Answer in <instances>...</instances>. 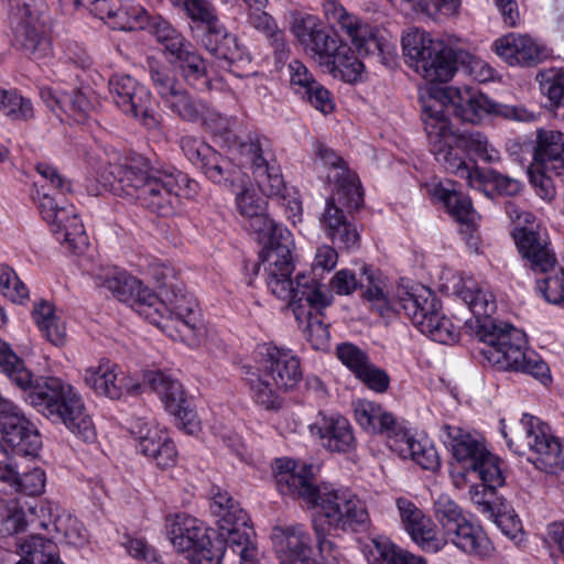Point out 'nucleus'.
I'll use <instances>...</instances> for the list:
<instances>
[{"mask_svg":"<svg viewBox=\"0 0 564 564\" xmlns=\"http://www.w3.org/2000/svg\"><path fill=\"white\" fill-rule=\"evenodd\" d=\"M202 165L200 170L213 183L236 191L246 185V175L239 166L215 149Z\"/></svg>","mask_w":564,"mask_h":564,"instance_id":"c9c22d12","label":"nucleus"},{"mask_svg":"<svg viewBox=\"0 0 564 564\" xmlns=\"http://www.w3.org/2000/svg\"><path fill=\"white\" fill-rule=\"evenodd\" d=\"M170 63L175 65L187 85L198 90H207L210 88V77L207 72L206 62L193 48L192 44L174 59H171Z\"/></svg>","mask_w":564,"mask_h":564,"instance_id":"58836bf2","label":"nucleus"},{"mask_svg":"<svg viewBox=\"0 0 564 564\" xmlns=\"http://www.w3.org/2000/svg\"><path fill=\"white\" fill-rule=\"evenodd\" d=\"M335 76L340 77L347 83H355L361 79L365 69L364 63L356 56L355 52L346 44H340L334 56L326 66Z\"/></svg>","mask_w":564,"mask_h":564,"instance_id":"a18cd8bd","label":"nucleus"},{"mask_svg":"<svg viewBox=\"0 0 564 564\" xmlns=\"http://www.w3.org/2000/svg\"><path fill=\"white\" fill-rule=\"evenodd\" d=\"M291 30L307 54L321 65L329 66V61L340 44L336 36H332L322 28L315 15L295 17Z\"/></svg>","mask_w":564,"mask_h":564,"instance_id":"b1692460","label":"nucleus"},{"mask_svg":"<svg viewBox=\"0 0 564 564\" xmlns=\"http://www.w3.org/2000/svg\"><path fill=\"white\" fill-rule=\"evenodd\" d=\"M220 531L221 535L226 540L227 549L231 550L232 553L239 555L241 554V551L245 550V547H257L251 540L253 530L249 523L243 525H235V528H225Z\"/></svg>","mask_w":564,"mask_h":564,"instance_id":"680f3d73","label":"nucleus"},{"mask_svg":"<svg viewBox=\"0 0 564 564\" xmlns=\"http://www.w3.org/2000/svg\"><path fill=\"white\" fill-rule=\"evenodd\" d=\"M144 30H148L163 47L169 62L191 45V42L161 15L151 17Z\"/></svg>","mask_w":564,"mask_h":564,"instance_id":"ea45409f","label":"nucleus"},{"mask_svg":"<svg viewBox=\"0 0 564 564\" xmlns=\"http://www.w3.org/2000/svg\"><path fill=\"white\" fill-rule=\"evenodd\" d=\"M142 316L164 330L174 328L183 340L194 339L200 329L197 301L176 280L162 283L156 302L143 307Z\"/></svg>","mask_w":564,"mask_h":564,"instance_id":"9d476101","label":"nucleus"},{"mask_svg":"<svg viewBox=\"0 0 564 564\" xmlns=\"http://www.w3.org/2000/svg\"><path fill=\"white\" fill-rule=\"evenodd\" d=\"M443 443L451 448L453 456L467 469L476 473L490 490L505 484L502 462L486 446L462 427L445 424L442 427Z\"/></svg>","mask_w":564,"mask_h":564,"instance_id":"2eb2a0df","label":"nucleus"},{"mask_svg":"<svg viewBox=\"0 0 564 564\" xmlns=\"http://www.w3.org/2000/svg\"><path fill=\"white\" fill-rule=\"evenodd\" d=\"M163 102L175 116L188 122L202 120L208 107L205 101L193 97L182 87L176 89Z\"/></svg>","mask_w":564,"mask_h":564,"instance_id":"79ce46f5","label":"nucleus"},{"mask_svg":"<svg viewBox=\"0 0 564 564\" xmlns=\"http://www.w3.org/2000/svg\"><path fill=\"white\" fill-rule=\"evenodd\" d=\"M324 13L330 24H337L347 34L359 55H371L383 62L392 54L394 47L389 41L379 36L370 25L361 23L335 0L324 3Z\"/></svg>","mask_w":564,"mask_h":564,"instance_id":"a211bd4d","label":"nucleus"},{"mask_svg":"<svg viewBox=\"0 0 564 564\" xmlns=\"http://www.w3.org/2000/svg\"><path fill=\"white\" fill-rule=\"evenodd\" d=\"M84 381L97 394L111 400H119L126 392L139 390V384H131L122 369L108 359H102L97 366L87 368Z\"/></svg>","mask_w":564,"mask_h":564,"instance_id":"cd10ccee","label":"nucleus"},{"mask_svg":"<svg viewBox=\"0 0 564 564\" xmlns=\"http://www.w3.org/2000/svg\"><path fill=\"white\" fill-rule=\"evenodd\" d=\"M315 155L317 162L330 169L327 178L329 182H334V188H338L340 181L347 175L351 176L354 183H360L357 175L346 167L344 160L325 144L317 143L315 145Z\"/></svg>","mask_w":564,"mask_h":564,"instance_id":"09e8293b","label":"nucleus"},{"mask_svg":"<svg viewBox=\"0 0 564 564\" xmlns=\"http://www.w3.org/2000/svg\"><path fill=\"white\" fill-rule=\"evenodd\" d=\"M292 295L283 301L289 302L295 319L304 324L306 340L315 350H325L329 346L328 326L322 319V310L332 302V296L324 293L322 285L306 274L296 275V285L292 286Z\"/></svg>","mask_w":564,"mask_h":564,"instance_id":"ddd939ff","label":"nucleus"},{"mask_svg":"<svg viewBox=\"0 0 564 564\" xmlns=\"http://www.w3.org/2000/svg\"><path fill=\"white\" fill-rule=\"evenodd\" d=\"M351 176L340 181L338 188L327 199L325 210L319 218L326 236L339 248L347 250L359 247L360 237L356 226L348 219L344 208L349 213L358 209L364 203L360 183H354Z\"/></svg>","mask_w":564,"mask_h":564,"instance_id":"4468645a","label":"nucleus"},{"mask_svg":"<svg viewBox=\"0 0 564 564\" xmlns=\"http://www.w3.org/2000/svg\"><path fill=\"white\" fill-rule=\"evenodd\" d=\"M110 96L120 111L139 120L147 129L160 126V116L152 109L150 90L129 75H112L108 82Z\"/></svg>","mask_w":564,"mask_h":564,"instance_id":"412c9836","label":"nucleus"},{"mask_svg":"<svg viewBox=\"0 0 564 564\" xmlns=\"http://www.w3.org/2000/svg\"><path fill=\"white\" fill-rule=\"evenodd\" d=\"M0 291L3 296L18 304H22L28 300L30 294L28 286L6 264H0Z\"/></svg>","mask_w":564,"mask_h":564,"instance_id":"13d9d810","label":"nucleus"},{"mask_svg":"<svg viewBox=\"0 0 564 564\" xmlns=\"http://www.w3.org/2000/svg\"><path fill=\"white\" fill-rule=\"evenodd\" d=\"M21 555L30 557L36 564H46L58 555V546L51 539L33 534L19 544Z\"/></svg>","mask_w":564,"mask_h":564,"instance_id":"8fccbe9b","label":"nucleus"},{"mask_svg":"<svg viewBox=\"0 0 564 564\" xmlns=\"http://www.w3.org/2000/svg\"><path fill=\"white\" fill-rule=\"evenodd\" d=\"M143 380L144 384L160 395L166 411L175 417L180 430L188 435L199 432L200 422L180 381L161 370H147Z\"/></svg>","mask_w":564,"mask_h":564,"instance_id":"aec40b11","label":"nucleus"},{"mask_svg":"<svg viewBox=\"0 0 564 564\" xmlns=\"http://www.w3.org/2000/svg\"><path fill=\"white\" fill-rule=\"evenodd\" d=\"M63 112L72 117L75 121H84L95 109L96 98L94 93L87 89H73L66 93L63 99Z\"/></svg>","mask_w":564,"mask_h":564,"instance_id":"3c124183","label":"nucleus"},{"mask_svg":"<svg viewBox=\"0 0 564 564\" xmlns=\"http://www.w3.org/2000/svg\"><path fill=\"white\" fill-rule=\"evenodd\" d=\"M200 121L213 133L224 139L227 147L236 153L240 165L252 171L261 192L278 194L281 191L283 187L282 173L268 138L253 133L248 134L245 140H240L235 134L237 119L225 117L209 106Z\"/></svg>","mask_w":564,"mask_h":564,"instance_id":"6e6552de","label":"nucleus"},{"mask_svg":"<svg viewBox=\"0 0 564 564\" xmlns=\"http://www.w3.org/2000/svg\"><path fill=\"white\" fill-rule=\"evenodd\" d=\"M180 144L186 158L198 169L202 167L213 151L210 145L192 135L182 137Z\"/></svg>","mask_w":564,"mask_h":564,"instance_id":"774afa93","label":"nucleus"},{"mask_svg":"<svg viewBox=\"0 0 564 564\" xmlns=\"http://www.w3.org/2000/svg\"><path fill=\"white\" fill-rule=\"evenodd\" d=\"M422 110L430 151L445 170H457L464 164L462 156L452 154L449 143L444 139L451 128L446 113L452 112L456 118L469 123H477L489 113L524 122L534 119L533 112L524 107L494 102L470 87L441 89L423 99Z\"/></svg>","mask_w":564,"mask_h":564,"instance_id":"7ed1b4c3","label":"nucleus"},{"mask_svg":"<svg viewBox=\"0 0 564 564\" xmlns=\"http://www.w3.org/2000/svg\"><path fill=\"white\" fill-rule=\"evenodd\" d=\"M254 365L241 367V378L251 399L261 408L275 411L282 405L280 391L293 389L302 379L299 358L272 344L258 346Z\"/></svg>","mask_w":564,"mask_h":564,"instance_id":"0eeeda50","label":"nucleus"},{"mask_svg":"<svg viewBox=\"0 0 564 564\" xmlns=\"http://www.w3.org/2000/svg\"><path fill=\"white\" fill-rule=\"evenodd\" d=\"M311 431L318 435L323 447L329 452L349 453L356 448L351 424L341 415H321Z\"/></svg>","mask_w":564,"mask_h":564,"instance_id":"2f4dec72","label":"nucleus"},{"mask_svg":"<svg viewBox=\"0 0 564 564\" xmlns=\"http://www.w3.org/2000/svg\"><path fill=\"white\" fill-rule=\"evenodd\" d=\"M387 410L381 404L359 400L355 403V419L359 425L371 433H376L379 429L381 417Z\"/></svg>","mask_w":564,"mask_h":564,"instance_id":"bf43d9fd","label":"nucleus"},{"mask_svg":"<svg viewBox=\"0 0 564 564\" xmlns=\"http://www.w3.org/2000/svg\"><path fill=\"white\" fill-rule=\"evenodd\" d=\"M39 210L56 239L70 251L82 253L88 247V237L74 205L61 204L44 193L39 199Z\"/></svg>","mask_w":564,"mask_h":564,"instance_id":"6ab92c4d","label":"nucleus"},{"mask_svg":"<svg viewBox=\"0 0 564 564\" xmlns=\"http://www.w3.org/2000/svg\"><path fill=\"white\" fill-rule=\"evenodd\" d=\"M174 2L198 23L199 43L220 61L224 68L237 73L245 65L250 64V55L239 46L236 36L227 32L208 0H174Z\"/></svg>","mask_w":564,"mask_h":564,"instance_id":"1a4fd4ad","label":"nucleus"},{"mask_svg":"<svg viewBox=\"0 0 564 564\" xmlns=\"http://www.w3.org/2000/svg\"><path fill=\"white\" fill-rule=\"evenodd\" d=\"M536 291L552 304L564 302V276L562 269L552 275L536 280Z\"/></svg>","mask_w":564,"mask_h":564,"instance_id":"e2e57ef3","label":"nucleus"},{"mask_svg":"<svg viewBox=\"0 0 564 564\" xmlns=\"http://www.w3.org/2000/svg\"><path fill=\"white\" fill-rule=\"evenodd\" d=\"M395 506L402 528L422 551L436 553L443 549L444 542L436 535L435 524L413 501L399 497Z\"/></svg>","mask_w":564,"mask_h":564,"instance_id":"a878e982","label":"nucleus"},{"mask_svg":"<svg viewBox=\"0 0 564 564\" xmlns=\"http://www.w3.org/2000/svg\"><path fill=\"white\" fill-rule=\"evenodd\" d=\"M248 24L267 37L279 61L286 57L288 50L284 32L278 28L271 15L261 10H251L248 13Z\"/></svg>","mask_w":564,"mask_h":564,"instance_id":"37998d69","label":"nucleus"},{"mask_svg":"<svg viewBox=\"0 0 564 564\" xmlns=\"http://www.w3.org/2000/svg\"><path fill=\"white\" fill-rule=\"evenodd\" d=\"M262 230H257L260 242L264 245L260 258L267 273V285L278 299L292 295V286L296 279H291L294 270L292 248L294 246L291 232L282 225L269 218Z\"/></svg>","mask_w":564,"mask_h":564,"instance_id":"f8f14e48","label":"nucleus"},{"mask_svg":"<svg viewBox=\"0 0 564 564\" xmlns=\"http://www.w3.org/2000/svg\"><path fill=\"white\" fill-rule=\"evenodd\" d=\"M36 518V508L21 506L18 501H11L7 506V516L2 521V531L8 534L23 532Z\"/></svg>","mask_w":564,"mask_h":564,"instance_id":"5fc2aeb1","label":"nucleus"},{"mask_svg":"<svg viewBox=\"0 0 564 564\" xmlns=\"http://www.w3.org/2000/svg\"><path fill=\"white\" fill-rule=\"evenodd\" d=\"M433 512L444 536L467 519L459 505L445 494L435 499Z\"/></svg>","mask_w":564,"mask_h":564,"instance_id":"49530a36","label":"nucleus"},{"mask_svg":"<svg viewBox=\"0 0 564 564\" xmlns=\"http://www.w3.org/2000/svg\"><path fill=\"white\" fill-rule=\"evenodd\" d=\"M429 195L444 204L448 213L459 223L473 225L477 213L468 196L454 188L451 181L432 183L426 186Z\"/></svg>","mask_w":564,"mask_h":564,"instance_id":"72a5a7b5","label":"nucleus"},{"mask_svg":"<svg viewBox=\"0 0 564 564\" xmlns=\"http://www.w3.org/2000/svg\"><path fill=\"white\" fill-rule=\"evenodd\" d=\"M148 72L152 86L164 101L181 86L169 66L154 58H148Z\"/></svg>","mask_w":564,"mask_h":564,"instance_id":"864d4df0","label":"nucleus"},{"mask_svg":"<svg viewBox=\"0 0 564 564\" xmlns=\"http://www.w3.org/2000/svg\"><path fill=\"white\" fill-rule=\"evenodd\" d=\"M516 245L534 272L546 274L556 263V258L545 237L527 227L513 231Z\"/></svg>","mask_w":564,"mask_h":564,"instance_id":"7c9ffc66","label":"nucleus"},{"mask_svg":"<svg viewBox=\"0 0 564 564\" xmlns=\"http://www.w3.org/2000/svg\"><path fill=\"white\" fill-rule=\"evenodd\" d=\"M520 426L524 444L507 440V445L518 455L531 453L529 460L538 469L547 474H557L564 469V445L553 435L551 427L539 417L523 414Z\"/></svg>","mask_w":564,"mask_h":564,"instance_id":"dca6fc26","label":"nucleus"},{"mask_svg":"<svg viewBox=\"0 0 564 564\" xmlns=\"http://www.w3.org/2000/svg\"><path fill=\"white\" fill-rule=\"evenodd\" d=\"M332 289L338 295H350L360 289L361 295L370 302L381 316L389 312L404 314L412 324L432 340L451 344L458 340L459 333L452 321L441 313V302L424 286L402 290L395 299H389L381 272L364 265L359 278L349 269L337 271L330 280Z\"/></svg>","mask_w":564,"mask_h":564,"instance_id":"f257e3e1","label":"nucleus"},{"mask_svg":"<svg viewBox=\"0 0 564 564\" xmlns=\"http://www.w3.org/2000/svg\"><path fill=\"white\" fill-rule=\"evenodd\" d=\"M459 296L474 314L470 328L482 344L480 354L492 368L527 373L543 382L550 380L546 362L535 351L525 348V334L491 317L497 304L490 291L470 283L462 288Z\"/></svg>","mask_w":564,"mask_h":564,"instance_id":"f03ea898","label":"nucleus"},{"mask_svg":"<svg viewBox=\"0 0 564 564\" xmlns=\"http://www.w3.org/2000/svg\"><path fill=\"white\" fill-rule=\"evenodd\" d=\"M444 139L448 141L453 155L459 156L454 152V148H456L488 163L497 162L500 159L499 151L496 150L489 143L487 137L479 131L455 134L451 128H448V134H446Z\"/></svg>","mask_w":564,"mask_h":564,"instance_id":"4c0bfd02","label":"nucleus"},{"mask_svg":"<svg viewBox=\"0 0 564 564\" xmlns=\"http://www.w3.org/2000/svg\"><path fill=\"white\" fill-rule=\"evenodd\" d=\"M409 430L404 426L403 422L395 417L391 412L386 411L381 417L377 434L384 435L389 447L393 451L399 442L405 437Z\"/></svg>","mask_w":564,"mask_h":564,"instance_id":"69168bd1","label":"nucleus"},{"mask_svg":"<svg viewBox=\"0 0 564 564\" xmlns=\"http://www.w3.org/2000/svg\"><path fill=\"white\" fill-rule=\"evenodd\" d=\"M150 18L151 15L142 7L131 3L129 0H121L112 28L122 31L144 29Z\"/></svg>","mask_w":564,"mask_h":564,"instance_id":"603ef678","label":"nucleus"},{"mask_svg":"<svg viewBox=\"0 0 564 564\" xmlns=\"http://www.w3.org/2000/svg\"><path fill=\"white\" fill-rule=\"evenodd\" d=\"M444 538V543L449 542L465 554L479 560L490 557L495 551L491 541L482 528L474 524L468 519L455 527Z\"/></svg>","mask_w":564,"mask_h":564,"instance_id":"473e14b6","label":"nucleus"},{"mask_svg":"<svg viewBox=\"0 0 564 564\" xmlns=\"http://www.w3.org/2000/svg\"><path fill=\"white\" fill-rule=\"evenodd\" d=\"M13 45L32 61L42 62L53 55V43L37 3H25L24 9L8 15Z\"/></svg>","mask_w":564,"mask_h":564,"instance_id":"f3484780","label":"nucleus"},{"mask_svg":"<svg viewBox=\"0 0 564 564\" xmlns=\"http://www.w3.org/2000/svg\"><path fill=\"white\" fill-rule=\"evenodd\" d=\"M536 80L540 84L542 94L554 106H560L564 98V69H542L536 74Z\"/></svg>","mask_w":564,"mask_h":564,"instance_id":"4d7b16f0","label":"nucleus"},{"mask_svg":"<svg viewBox=\"0 0 564 564\" xmlns=\"http://www.w3.org/2000/svg\"><path fill=\"white\" fill-rule=\"evenodd\" d=\"M165 530L172 545L181 553H188L196 546L210 544L204 523L187 513L169 514L165 518Z\"/></svg>","mask_w":564,"mask_h":564,"instance_id":"c756f323","label":"nucleus"},{"mask_svg":"<svg viewBox=\"0 0 564 564\" xmlns=\"http://www.w3.org/2000/svg\"><path fill=\"white\" fill-rule=\"evenodd\" d=\"M271 540L281 564H316L312 538L303 524L275 525Z\"/></svg>","mask_w":564,"mask_h":564,"instance_id":"393cba45","label":"nucleus"},{"mask_svg":"<svg viewBox=\"0 0 564 564\" xmlns=\"http://www.w3.org/2000/svg\"><path fill=\"white\" fill-rule=\"evenodd\" d=\"M273 475L275 486L283 496L302 499L317 509L314 522L329 529L356 532L368 527L369 514L365 503L346 489L317 486L312 465L278 458Z\"/></svg>","mask_w":564,"mask_h":564,"instance_id":"39448f33","label":"nucleus"},{"mask_svg":"<svg viewBox=\"0 0 564 564\" xmlns=\"http://www.w3.org/2000/svg\"><path fill=\"white\" fill-rule=\"evenodd\" d=\"M240 189L236 195V205L245 219V227L252 232L262 230L270 218L267 214V200L249 189L243 187Z\"/></svg>","mask_w":564,"mask_h":564,"instance_id":"a19ab883","label":"nucleus"},{"mask_svg":"<svg viewBox=\"0 0 564 564\" xmlns=\"http://www.w3.org/2000/svg\"><path fill=\"white\" fill-rule=\"evenodd\" d=\"M534 161L538 167L558 174L564 169V133L541 130L538 133Z\"/></svg>","mask_w":564,"mask_h":564,"instance_id":"e433bc0d","label":"nucleus"},{"mask_svg":"<svg viewBox=\"0 0 564 564\" xmlns=\"http://www.w3.org/2000/svg\"><path fill=\"white\" fill-rule=\"evenodd\" d=\"M494 50L510 66H535L546 58V50L528 34L508 33L494 42Z\"/></svg>","mask_w":564,"mask_h":564,"instance_id":"c85d7f7f","label":"nucleus"},{"mask_svg":"<svg viewBox=\"0 0 564 564\" xmlns=\"http://www.w3.org/2000/svg\"><path fill=\"white\" fill-rule=\"evenodd\" d=\"M0 432L19 456H35L42 447L37 429L12 401L0 395Z\"/></svg>","mask_w":564,"mask_h":564,"instance_id":"4be33fe9","label":"nucleus"},{"mask_svg":"<svg viewBox=\"0 0 564 564\" xmlns=\"http://www.w3.org/2000/svg\"><path fill=\"white\" fill-rule=\"evenodd\" d=\"M45 481V471L42 468H33L22 475L17 473L13 488L26 496H37L44 491Z\"/></svg>","mask_w":564,"mask_h":564,"instance_id":"0e129e2a","label":"nucleus"},{"mask_svg":"<svg viewBox=\"0 0 564 564\" xmlns=\"http://www.w3.org/2000/svg\"><path fill=\"white\" fill-rule=\"evenodd\" d=\"M96 285L109 290L116 299L128 303L141 316L143 307L150 302H156V294L126 272L108 270L96 276Z\"/></svg>","mask_w":564,"mask_h":564,"instance_id":"bb28decb","label":"nucleus"},{"mask_svg":"<svg viewBox=\"0 0 564 564\" xmlns=\"http://www.w3.org/2000/svg\"><path fill=\"white\" fill-rule=\"evenodd\" d=\"M0 111L12 120H28L33 116L31 101L13 89L0 88Z\"/></svg>","mask_w":564,"mask_h":564,"instance_id":"6e6d98bb","label":"nucleus"},{"mask_svg":"<svg viewBox=\"0 0 564 564\" xmlns=\"http://www.w3.org/2000/svg\"><path fill=\"white\" fill-rule=\"evenodd\" d=\"M401 43L409 65L430 82H448L457 70L458 63H464L468 56L464 51H456L419 29L408 31Z\"/></svg>","mask_w":564,"mask_h":564,"instance_id":"9b49d317","label":"nucleus"},{"mask_svg":"<svg viewBox=\"0 0 564 564\" xmlns=\"http://www.w3.org/2000/svg\"><path fill=\"white\" fill-rule=\"evenodd\" d=\"M32 316L40 332L50 343L56 346L64 343L65 326L55 315L53 304L46 301L36 303L33 307Z\"/></svg>","mask_w":564,"mask_h":564,"instance_id":"c03bdc74","label":"nucleus"},{"mask_svg":"<svg viewBox=\"0 0 564 564\" xmlns=\"http://www.w3.org/2000/svg\"><path fill=\"white\" fill-rule=\"evenodd\" d=\"M0 369L14 386L28 391L26 402L42 415L54 423H63L85 442L95 440L93 420L77 391L59 378L34 377L23 359L1 338Z\"/></svg>","mask_w":564,"mask_h":564,"instance_id":"20e7f679","label":"nucleus"},{"mask_svg":"<svg viewBox=\"0 0 564 564\" xmlns=\"http://www.w3.org/2000/svg\"><path fill=\"white\" fill-rule=\"evenodd\" d=\"M379 564H427L425 558L412 554L388 539L373 540Z\"/></svg>","mask_w":564,"mask_h":564,"instance_id":"de8ad7c7","label":"nucleus"},{"mask_svg":"<svg viewBox=\"0 0 564 564\" xmlns=\"http://www.w3.org/2000/svg\"><path fill=\"white\" fill-rule=\"evenodd\" d=\"M106 172L105 187L117 195L138 200L142 207L161 217L174 215L180 196H189L197 187V183L181 171L152 167L142 156L110 164Z\"/></svg>","mask_w":564,"mask_h":564,"instance_id":"423d86ee","label":"nucleus"},{"mask_svg":"<svg viewBox=\"0 0 564 564\" xmlns=\"http://www.w3.org/2000/svg\"><path fill=\"white\" fill-rule=\"evenodd\" d=\"M314 531L316 535L318 553L321 561L316 564H337L340 552L332 540L327 539V529L321 522H314Z\"/></svg>","mask_w":564,"mask_h":564,"instance_id":"338daca9","label":"nucleus"},{"mask_svg":"<svg viewBox=\"0 0 564 564\" xmlns=\"http://www.w3.org/2000/svg\"><path fill=\"white\" fill-rule=\"evenodd\" d=\"M336 356L355 376L370 362L368 355L351 343L338 344L336 347Z\"/></svg>","mask_w":564,"mask_h":564,"instance_id":"052dcab7","label":"nucleus"},{"mask_svg":"<svg viewBox=\"0 0 564 564\" xmlns=\"http://www.w3.org/2000/svg\"><path fill=\"white\" fill-rule=\"evenodd\" d=\"M447 171L466 178L467 184L476 189H482L485 185L492 184L500 194L514 196L522 188L521 182L516 178L503 175L492 169H469L465 161L457 170Z\"/></svg>","mask_w":564,"mask_h":564,"instance_id":"f704fd0d","label":"nucleus"},{"mask_svg":"<svg viewBox=\"0 0 564 564\" xmlns=\"http://www.w3.org/2000/svg\"><path fill=\"white\" fill-rule=\"evenodd\" d=\"M130 431L138 441L137 448L161 469L176 465L178 453L173 440L159 427L138 419L131 423Z\"/></svg>","mask_w":564,"mask_h":564,"instance_id":"5701e85b","label":"nucleus"}]
</instances>
